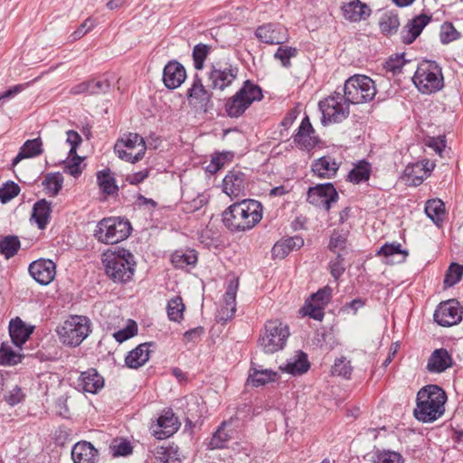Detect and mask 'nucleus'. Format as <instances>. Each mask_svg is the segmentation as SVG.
I'll return each mask as SVG.
<instances>
[{"instance_id":"1","label":"nucleus","mask_w":463,"mask_h":463,"mask_svg":"<svg viewBox=\"0 0 463 463\" xmlns=\"http://www.w3.org/2000/svg\"><path fill=\"white\" fill-rule=\"evenodd\" d=\"M448 397L445 391L437 384H428L417 392L414 418L422 423H433L445 413Z\"/></svg>"},{"instance_id":"29","label":"nucleus","mask_w":463,"mask_h":463,"mask_svg":"<svg viewBox=\"0 0 463 463\" xmlns=\"http://www.w3.org/2000/svg\"><path fill=\"white\" fill-rule=\"evenodd\" d=\"M384 263L393 265L402 263L405 260V250L399 242L385 243L377 251Z\"/></svg>"},{"instance_id":"44","label":"nucleus","mask_w":463,"mask_h":463,"mask_svg":"<svg viewBox=\"0 0 463 463\" xmlns=\"http://www.w3.org/2000/svg\"><path fill=\"white\" fill-rule=\"evenodd\" d=\"M424 212L433 222L439 223L444 217V203L439 199L429 200L425 204Z\"/></svg>"},{"instance_id":"19","label":"nucleus","mask_w":463,"mask_h":463,"mask_svg":"<svg viewBox=\"0 0 463 463\" xmlns=\"http://www.w3.org/2000/svg\"><path fill=\"white\" fill-rule=\"evenodd\" d=\"M104 387V379L96 369L82 372L75 383V388L82 392L95 394Z\"/></svg>"},{"instance_id":"12","label":"nucleus","mask_w":463,"mask_h":463,"mask_svg":"<svg viewBox=\"0 0 463 463\" xmlns=\"http://www.w3.org/2000/svg\"><path fill=\"white\" fill-rule=\"evenodd\" d=\"M239 69L232 64L222 66L220 63L212 64L208 73L209 87L223 91L237 79Z\"/></svg>"},{"instance_id":"41","label":"nucleus","mask_w":463,"mask_h":463,"mask_svg":"<svg viewBox=\"0 0 463 463\" xmlns=\"http://www.w3.org/2000/svg\"><path fill=\"white\" fill-rule=\"evenodd\" d=\"M405 65V52L392 55L384 63V70L388 78H393L402 73Z\"/></svg>"},{"instance_id":"57","label":"nucleus","mask_w":463,"mask_h":463,"mask_svg":"<svg viewBox=\"0 0 463 463\" xmlns=\"http://www.w3.org/2000/svg\"><path fill=\"white\" fill-rule=\"evenodd\" d=\"M137 334V325L134 320L129 319L125 328L120 329L113 334V337L118 343L133 337Z\"/></svg>"},{"instance_id":"22","label":"nucleus","mask_w":463,"mask_h":463,"mask_svg":"<svg viewBox=\"0 0 463 463\" xmlns=\"http://www.w3.org/2000/svg\"><path fill=\"white\" fill-rule=\"evenodd\" d=\"M186 79L184 67L176 61H169L164 68L163 81L166 88L175 90L181 86Z\"/></svg>"},{"instance_id":"11","label":"nucleus","mask_w":463,"mask_h":463,"mask_svg":"<svg viewBox=\"0 0 463 463\" xmlns=\"http://www.w3.org/2000/svg\"><path fill=\"white\" fill-rule=\"evenodd\" d=\"M146 150L144 138L137 133L124 135L114 146V151L118 156L131 163L140 161L144 157Z\"/></svg>"},{"instance_id":"61","label":"nucleus","mask_w":463,"mask_h":463,"mask_svg":"<svg viewBox=\"0 0 463 463\" xmlns=\"http://www.w3.org/2000/svg\"><path fill=\"white\" fill-rule=\"evenodd\" d=\"M459 37V33L451 24H445L441 26L439 33L440 42L444 44L449 43Z\"/></svg>"},{"instance_id":"43","label":"nucleus","mask_w":463,"mask_h":463,"mask_svg":"<svg viewBox=\"0 0 463 463\" xmlns=\"http://www.w3.org/2000/svg\"><path fill=\"white\" fill-rule=\"evenodd\" d=\"M97 180L99 186L103 193L109 195L117 194L118 187L109 169L99 172L97 175Z\"/></svg>"},{"instance_id":"35","label":"nucleus","mask_w":463,"mask_h":463,"mask_svg":"<svg viewBox=\"0 0 463 463\" xmlns=\"http://www.w3.org/2000/svg\"><path fill=\"white\" fill-rule=\"evenodd\" d=\"M32 330L28 329L24 323L16 317L12 319L9 324V335L12 342L18 347H21L23 344L29 338Z\"/></svg>"},{"instance_id":"17","label":"nucleus","mask_w":463,"mask_h":463,"mask_svg":"<svg viewBox=\"0 0 463 463\" xmlns=\"http://www.w3.org/2000/svg\"><path fill=\"white\" fill-rule=\"evenodd\" d=\"M30 275L40 285L46 286L51 283L56 275V265L51 260L40 259L29 265Z\"/></svg>"},{"instance_id":"60","label":"nucleus","mask_w":463,"mask_h":463,"mask_svg":"<svg viewBox=\"0 0 463 463\" xmlns=\"http://www.w3.org/2000/svg\"><path fill=\"white\" fill-rule=\"evenodd\" d=\"M353 368L350 364V361H346L345 357L338 358L335 361L332 368V373L345 378H350Z\"/></svg>"},{"instance_id":"4","label":"nucleus","mask_w":463,"mask_h":463,"mask_svg":"<svg viewBox=\"0 0 463 463\" xmlns=\"http://www.w3.org/2000/svg\"><path fill=\"white\" fill-rule=\"evenodd\" d=\"M103 263L108 276L115 282L128 281L134 275L136 261L128 250H109L104 254Z\"/></svg>"},{"instance_id":"14","label":"nucleus","mask_w":463,"mask_h":463,"mask_svg":"<svg viewBox=\"0 0 463 463\" xmlns=\"http://www.w3.org/2000/svg\"><path fill=\"white\" fill-rule=\"evenodd\" d=\"M338 200V194L331 183L317 184L309 187L307 191V201L319 208L328 212L333 203Z\"/></svg>"},{"instance_id":"53","label":"nucleus","mask_w":463,"mask_h":463,"mask_svg":"<svg viewBox=\"0 0 463 463\" xmlns=\"http://www.w3.org/2000/svg\"><path fill=\"white\" fill-rule=\"evenodd\" d=\"M348 232L346 231L335 230L330 237L329 249L332 251L343 250L345 249Z\"/></svg>"},{"instance_id":"16","label":"nucleus","mask_w":463,"mask_h":463,"mask_svg":"<svg viewBox=\"0 0 463 463\" xmlns=\"http://www.w3.org/2000/svg\"><path fill=\"white\" fill-rule=\"evenodd\" d=\"M331 299L330 291H316L306 301L301 312L315 320L321 321L324 317V307Z\"/></svg>"},{"instance_id":"62","label":"nucleus","mask_w":463,"mask_h":463,"mask_svg":"<svg viewBox=\"0 0 463 463\" xmlns=\"http://www.w3.org/2000/svg\"><path fill=\"white\" fill-rule=\"evenodd\" d=\"M343 261L342 255L338 253L335 260L330 262V272L335 280L339 279L345 269Z\"/></svg>"},{"instance_id":"28","label":"nucleus","mask_w":463,"mask_h":463,"mask_svg":"<svg viewBox=\"0 0 463 463\" xmlns=\"http://www.w3.org/2000/svg\"><path fill=\"white\" fill-rule=\"evenodd\" d=\"M304 245V240L299 236L281 239L272 247L271 253L275 259H284L291 251L299 250Z\"/></svg>"},{"instance_id":"63","label":"nucleus","mask_w":463,"mask_h":463,"mask_svg":"<svg viewBox=\"0 0 463 463\" xmlns=\"http://www.w3.org/2000/svg\"><path fill=\"white\" fill-rule=\"evenodd\" d=\"M67 135V143L71 145V149L69 152L70 156L76 155L77 147L81 143V137L79 135L78 132L74 130H68L66 132Z\"/></svg>"},{"instance_id":"24","label":"nucleus","mask_w":463,"mask_h":463,"mask_svg":"<svg viewBox=\"0 0 463 463\" xmlns=\"http://www.w3.org/2000/svg\"><path fill=\"white\" fill-rule=\"evenodd\" d=\"M453 360L445 348L435 349L430 355L427 370L431 373H440L452 366Z\"/></svg>"},{"instance_id":"25","label":"nucleus","mask_w":463,"mask_h":463,"mask_svg":"<svg viewBox=\"0 0 463 463\" xmlns=\"http://www.w3.org/2000/svg\"><path fill=\"white\" fill-rule=\"evenodd\" d=\"M71 458L74 463H98L99 454L90 442L81 441L73 446Z\"/></svg>"},{"instance_id":"6","label":"nucleus","mask_w":463,"mask_h":463,"mask_svg":"<svg viewBox=\"0 0 463 463\" xmlns=\"http://www.w3.org/2000/svg\"><path fill=\"white\" fill-rule=\"evenodd\" d=\"M263 98L261 89L250 80H245L242 87L226 99L225 112L230 118L241 117L254 101Z\"/></svg>"},{"instance_id":"58","label":"nucleus","mask_w":463,"mask_h":463,"mask_svg":"<svg viewBox=\"0 0 463 463\" xmlns=\"http://www.w3.org/2000/svg\"><path fill=\"white\" fill-rule=\"evenodd\" d=\"M298 50L289 46H279L274 54L275 59L279 60L284 67L290 66V59L296 57Z\"/></svg>"},{"instance_id":"3","label":"nucleus","mask_w":463,"mask_h":463,"mask_svg":"<svg viewBox=\"0 0 463 463\" xmlns=\"http://www.w3.org/2000/svg\"><path fill=\"white\" fill-rule=\"evenodd\" d=\"M418 91L423 95H432L444 88V76L441 66L430 60L420 61L411 77Z\"/></svg>"},{"instance_id":"47","label":"nucleus","mask_w":463,"mask_h":463,"mask_svg":"<svg viewBox=\"0 0 463 463\" xmlns=\"http://www.w3.org/2000/svg\"><path fill=\"white\" fill-rule=\"evenodd\" d=\"M372 463H403L402 456L392 450L377 451L372 455Z\"/></svg>"},{"instance_id":"48","label":"nucleus","mask_w":463,"mask_h":463,"mask_svg":"<svg viewBox=\"0 0 463 463\" xmlns=\"http://www.w3.org/2000/svg\"><path fill=\"white\" fill-rule=\"evenodd\" d=\"M184 305L180 297L171 298L167 304V315L170 320L178 322L183 318Z\"/></svg>"},{"instance_id":"34","label":"nucleus","mask_w":463,"mask_h":463,"mask_svg":"<svg viewBox=\"0 0 463 463\" xmlns=\"http://www.w3.org/2000/svg\"><path fill=\"white\" fill-rule=\"evenodd\" d=\"M236 312V291H226L223 295L222 304L217 311L218 322L226 323L232 319Z\"/></svg>"},{"instance_id":"20","label":"nucleus","mask_w":463,"mask_h":463,"mask_svg":"<svg viewBox=\"0 0 463 463\" xmlns=\"http://www.w3.org/2000/svg\"><path fill=\"white\" fill-rule=\"evenodd\" d=\"M180 427L178 418L171 410L164 411L157 419L156 428L153 429L154 436L157 439H164L177 431Z\"/></svg>"},{"instance_id":"26","label":"nucleus","mask_w":463,"mask_h":463,"mask_svg":"<svg viewBox=\"0 0 463 463\" xmlns=\"http://www.w3.org/2000/svg\"><path fill=\"white\" fill-rule=\"evenodd\" d=\"M310 364L307 360V354L302 351H297L284 365L279 366V369L282 372L297 376L307 373Z\"/></svg>"},{"instance_id":"45","label":"nucleus","mask_w":463,"mask_h":463,"mask_svg":"<svg viewBox=\"0 0 463 463\" xmlns=\"http://www.w3.org/2000/svg\"><path fill=\"white\" fill-rule=\"evenodd\" d=\"M20 247L21 242L17 236L8 235L0 240V253L6 259L14 257Z\"/></svg>"},{"instance_id":"55","label":"nucleus","mask_w":463,"mask_h":463,"mask_svg":"<svg viewBox=\"0 0 463 463\" xmlns=\"http://www.w3.org/2000/svg\"><path fill=\"white\" fill-rule=\"evenodd\" d=\"M210 52V46L203 43L196 44L193 50L194 65L196 70H202Z\"/></svg>"},{"instance_id":"7","label":"nucleus","mask_w":463,"mask_h":463,"mask_svg":"<svg viewBox=\"0 0 463 463\" xmlns=\"http://www.w3.org/2000/svg\"><path fill=\"white\" fill-rule=\"evenodd\" d=\"M131 231V224L127 219L109 217L99 222L94 236L102 243L116 244L126 240L130 235Z\"/></svg>"},{"instance_id":"27","label":"nucleus","mask_w":463,"mask_h":463,"mask_svg":"<svg viewBox=\"0 0 463 463\" xmlns=\"http://www.w3.org/2000/svg\"><path fill=\"white\" fill-rule=\"evenodd\" d=\"M314 128L307 117L302 119L298 131L294 137V142L302 149L310 150L317 143Z\"/></svg>"},{"instance_id":"54","label":"nucleus","mask_w":463,"mask_h":463,"mask_svg":"<svg viewBox=\"0 0 463 463\" xmlns=\"http://www.w3.org/2000/svg\"><path fill=\"white\" fill-rule=\"evenodd\" d=\"M20 193V187L17 184L13 181H8L0 187V202L6 203Z\"/></svg>"},{"instance_id":"2","label":"nucleus","mask_w":463,"mask_h":463,"mask_svg":"<svg viewBox=\"0 0 463 463\" xmlns=\"http://www.w3.org/2000/svg\"><path fill=\"white\" fill-rule=\"evenodd\" d=\"M261 219L262 205L256 200L235 203L222 213L224 225L234 232L251 230Z\"/></svg>"},{"instance_id":"59","label":"nucleus","mask_w":463,"mask_h":463,"mask_svg":"<svg viewBox=\"0 0 463 463\" xmlns=\"http://www.w3.org/2000/svg\"><path fill=\"white\" fill-rule=\"evenodd\" d=\"M90 83V94L98 95L106 93L110 90L111 82L109 76H105L99 80H89Z\"/></svg>"},{"instance_id":"37","label":"nucleus","mask_w":463,"mask_h":463,"mask_svg":"<svg viewBox=\"0 0 463 463\" xmlns=\"http://www.w3.org/2000/svg\"><path fill=\"white\" fill-rule=\"evenodd\" d=\"M43 153V142L40 137L30 139L24 142L17 156L13 159V165H17L24 158L37 156Z\"/></svg>"},{"instance_id":"31","label":"nucleus","mask_w":463,"mask_h":463,"mask_svg":"<svg viewBox=\"0 0 463 463\" xmlns=\"http://www.w3.org/2000/svg\"><path fill=\"white\" fill-rule=\"evenodd\" d=\"M150 345V343H143L130 351L125 358L126 365L137 369L145 364L149 359Z\"/></svg>"},{"instance_id":"9","label":"nucleus","mask_w":463,"mask_h":463,"mask_svg":"<svg viewBox=\"0 0 463 463\" xmlns=\"http://www.w3.org/2000/svg\"><path fill=\"white\" fill-rule=\"evenodd\" d=\"M350 104L345 95L341 91H335L328 97L320 100L318 108L322 113L323 125L340 123L346 119L350 114Z\"/></svg>"},{"instance_id":"8","label":"nucleus","mask_w":463,"mask_h":463,"mask_svg":"<svg viewBox=\"0 0 463 463\" xmlns=\"http://www.w3.org/2000/svg\"><path fill=\"white\" fill-rule=\"evenodd\" d=\"M343 93L351 104L366 103L376 95L374 81L366 75L354 74L349 77L344 85Z\"/></svg>"},{"instance_id":"5","label":"nucleus","mask_w":463,"mask_h":463,"mask_svg":"<svg viewBox=\"0 0 463 463\" xmlns=\"http://www.w3.org/2000/svg\"><path fill=\"white\" fill-rule=\"evenodd\" d=\"M91 332V321L86 316L71 315L57 326L59 340L68 346L80 345Z\"/></svg>"},{"instance_id":"18","label":"nucleus","mask_w":463,"mask_h":463,"mask_svg":"<svg viewBox=\"0 0 463 463\" xmlns=\"http://www.w3.org/2000/svg\"><path fill=\"white\" fill-rule=\"evenodd\" d=\"M186 96L190 105L206 111L212 100L213 93L204 87L202 79L196 74L192 86L187 90Z\"/></svg>"},{"instance_id":"30","label":"nucleus","mask_w":463,"mask_h":463,"mask_svg":"<svg viewBox=\"0 0 463 463\" xmlns=\"http://www.w3.org/2000/svg\"><path fill=\"white\" fill-rule=\"evenodd\" d=\"M343 15L351 22H359L366 19L370 14L369 6L359 0H353L342 6Z\"/></svg>"},{"instance_id":"46","label":"nucleus","mask_w":463,"mask_h":463,"mask_svg":"<svg viewBox=\"0 0 463 463\" xmlns=\"http://www.w3.org/2000/svg\"><path fill=\"white\" fill-rule=\"evenodd\" d=\"M379 25L383 33L392 34L396 33L400 25L398 15L392 12L383 14L380 19Z\"/></svg>"},{"instance_id":"39","label":"nucleus","mask_w":463,"mask_h":463,"mask_svg":"<svg viewBox=\"0 0 463 463\" xmlns=\"http://www.w3.org/2000/svg\"><path fill=\"white\" fill-rule=\"evenodd\" d=\"M153 454L161 463H182L181 453L177 445L171 444L167 447L155 448Z\"/></svg>"},{"instance_id":"36","label":"nucleus","mask_w":463,"mask_h":463,"mask_svg":"<svg viewBox=\"0 0 463 463\" xmlns=\"http://www.w3.org/2000/svg\"><path fill=\"white\" fill-rule=\"evenodd\" d=\"M51 213V203L45 199H42L34 203L33 207L32 219L34 220L40 230L46 228L50 222Z\"/></svg>"},{"instance_id":"13","label":"nucleus","mask_w":463,"mask_h":463,"mask_svg":"<svg viewBox=\"0 0 463 463\" xmlns=\"http://www.w3.org/2000/svg\"><path fill=\"white\" fill-rule=\"evenodd\" d=\"M434 321L444 327L458 324L462 320V310L458 301L449 299L441 302L433 315Z\"/></svg>"},{"instance_id":"52","label":"nucleus","mask_w":463,"mask_h":463,"mask_svg":"<svg viewBox=\"0 0 463 463\" xmlns=\"http://www.w3.org/2000/svg\"><path fill=\"white\" fill-rule=\"evenodd\" d=\"M21 362V355L14 352L11 346L3 344L0 347V364L14 365Z\"/></svg>"},{"instance_id":"32","label":"nucleus","mask_w":463,"mask_h":463,"mask_svg":"<svg viewBox=\"0 0 463 463\" xmlns=\"http://www.w3.org/2000/svg\"><path fill=\"white\" fill-rule=\"evenodd\" d=\"M276 377V372L269 369H264L261 365H257L252 362L251 367L250 369L248 382H250L253 386L259 387L269 382L275 381Z\"/></svg>"},{"instance_id":"50","label":"nucleus","mask_w":463,"mask_h":463,"mask_svg":"<svg viewBox=\"0 0 463 463\" xmlns=\"http://www.w3.org/2000/svg\"><path fill=\"white\" fill-rule=\"evenodd\" d=\"M225 423H222L218 430L213 433L209 447L211 449H222L226 447V443L230 440L231 436L226 432Z\"/></svg>"},{"instance_id":"49","label":"nucleus","mask_w":463,"mask_h":463,"mask_svg":"<svg viewBox=\"0 0 463 463\" xmlns=\"http://www.w3.org/2000/svg\"><path fill=\"white\" fill-rule=\"evenodd\" d=\"M63 184V176L59 172L48 174L45 177L43 184L46 190L52 194V196L58 194Z\"/></svg>"},{"instance_id":"38","label":"nucleus","mask_w":463,"mask_h":463,"mask_svg":"<svg viewBox=\"0 0 463 463\" xmlns=\"http://www.w3.org/2000/svg\"><path fill=\"white\" fill-rule=\"evenodd\" d=\"M197 260V252L192 249L177 250L171 255V262L177 269L194 267Z\"/></svg>"},{"instance_id":"56","label":"nucleus","mask_w":463,"mask_h":463,"mask_svg":"<svg viewBox=\"0 0 463 463\" xmlns=\"http://www.w3.org/2000/svg\"><path fill=\"white\" fill-rule=\"evenodd\" d=\"M109 449L113 457H127L133 451L130 442L127 439L114 440L110 444Z\"/></svg>"},{"instance_id":"23","label":"nucleus","mask_w":463,"mask_h":463,"mask_svg":"<svg viewBox=\"0 0 463 463\" xmlns=\"http://www.w3.org/2000/svg\"><path fill=\"white\" fill-rule=\"evenodd\" d=\"M435 164L430 161H419L407 165V184L418 186L434 169Z\"/></svg>"},{"instance_id":"10","label":"nucleus","mask_w":463,"mask_h":463,"mask_svg":"<svg viewBox=\"0 0 463 463\" xmlns=\"http://www.w3.org/2000/svg\"><path fill=\"white\" fill-rule=\"evenodd\" d=\"M288 335L287 326L278 320L268 321L259 337V346L266 354L276 353L285 347Z\"/></svg>"},{"instance_id":"33","label":"nucleus","mask_w":463,"mask_h":463,"mask_svg":"<svg viewBox=\"0 0 463 463\" xmlns=\"http://www.w3.org/2000/svg\"><path fill=\"white\" fill-rule=\"evenodd\" d=\"M338 168V164L330 156L320 157L312 165L314 174L323 178H332L336 174Z\"/></svg>"},{"instance_id":"64","label":"nucleus","mask_w":463,"mask_h":463,"mask_svg":"<svg viewBox=\"0 0 463 463\" xmlns=\"http://www.w3.org/2000/svg\"><path fill=\"white\" fill-rule=\"evenodd\" d=\"M72 158L71 161L66 163L65 172L72 176H78L80 174V157L76 155L71 156Z\"/></svg>"},{"instance_id":"21","label":"nucleus","mask_w":463,"mask_h":463,"mask_svg":"<svg viewBox=\"0 0 463 463\" xmlns=\"http://www.w3.org/2000/svg\"><path fill=\"white\" fill-rule=\"evenodd\" d=\"M286 29L280 24H266L255 31L256 37L267 44H280L287 40Z\"/></svg>"},{"instance_id":"40","label":"nucleus","mask_w":463,"mask_h":463,"mask_svg":"<svg viewBox=\"0 0 463 463\" xmlns=\"http://www.w3.org/2000/svg\"><path fill=\"white\" fill-rule=\"evenodd\" d=\"M430 22V16L420 14L407 23V45L412 43Z\"/></svg>"},{"instance_id":"51","label":"nucleus","mask_w":463,"mask_h":463,"mask_svg":"<svg viewBox=\"0 0 463 463\" xmlns=\"http://www.w3.org/2000/svg\"><path fill=\"white\" fill-rule=\"evenodd\" d=\"M463 276V265L458 263H451L446 272L444 284L446 287H453L456 285Z\"/></svg>"},{"instance_id":"15","label":"nucleus","mask_w":463,"mask_h":463,"mask_svg":"<svg viewBox=\"0 0 463 463\" xmlns=\"http://www.w3.org/2000/svg\"><path fill=\"white\" fill-rule=\"evenodd\" d=\"M247 185V175L239 169H232L222 180V192L232 199L243 197L246 195Z\"/></svg>"},{"instance_id":"42","label":"nucleus","mask_w":463,"mask_h":463,"mask_svg":"<svg viewBox=\"0 0 463 463\" xmlns=\"http://www.w3.org/2000/svg\"><path fill=\"white\" fill-rule=\"evenodd\" d=\"M371 170V164L365 160H361L349 172L348 179L354 184L367 181L370 177Z\"/></svg>"}]
</instances>
